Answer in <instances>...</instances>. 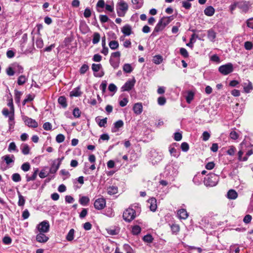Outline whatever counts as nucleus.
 I'll return each mask as SVG.
<instances>
[{
    "mask_svg": "<svg viewBox=\"0 0 253 253\" xmlns=\"http://www.w3.org/2000/svg\"><path fill=\"white\" fill-rule=\"evenodd\" d=\"M219 179L218 175L214 173H210L204 179V184L207 186H214L218 183Z\"/></svg>",
    "mask_w": 253,
    "mask_h": 253,
    "instance_id": "obj_1",
    "label": "nucleus"
},
{
    "mask_svg": "<svg viewBox=\"0 0 253 253\" xmlns=\"http://www.w3.org/2000/svg\"><path fill=\"white\" fill-rule=\"evenodd\" d=\"M50 225L47 220H44L37 225L35 232L47 233L49 231Z\"/></svg>",
    "mask_w": 253,
    "mask_h": 253,
    "instance_id": "obj_2",
    "label": "nucleus"
},
{
    "mask_svg": "<svg viewBox=\"0 0 253 253\" xmlns=\"http://www.w3.org/2000/svg\"><path fill=\"white\" fill-rule=\"evenodd\" d=\"M218 71L223 75H227L233 71V66L231 63L220 66Z\"/></svg>",
    "mask_w": 253,
    "mask_h": 253,
    "instance_id": "obj_3",
    "label": "nucleus"
},
{
    "mask_svg": "<svg viewBox=\"0 0 253 253\" xmlns=\"http://www.w3.org/2000/svg\"><path fill=\"white\" fill-rule=\"evenodd\" d=\"M123 218L126 221L130 222L135 217V211L132 208H128L123 213Z\"/></svg>",
    "mask_w": 253,
    "mask_h": 253,
    "instance_id": "obj_4",
    "label": "nucleus"
},
{
    "mask_svg": "<svg viewBox=\"0 0 253 253\" xmlns=\"http://www.w3.org/2000/svg\"><path fill=\"white\" fill-rule=\"evenodd\" d=\"M22 119L25 124L28 126L29 127L37 128L38 126V124L35 120H34L26 116H23Z\"/></svg>",
    "mask_w": 253,
    "mask_h": 253,
    "instance_id": "obj_5",
    "label": "nucleus"
},
{
    "mask_svg": "<svg viewBox=\"0 0 253 253\" xmlns=\"http://www.w3.org/2000/svg\"><path fill=\"white\" fill-rule=\"evenodd\" d=\"M135 82L136 81L134 78L131 80L127 81L121 87L122 91H129L134 86Z\"/></svg>",
    "mask_w": 253,
    "mask_h": 253,
    "instance_id": "obj_6",
    "label": "nucleus"
},
{
    "mask_svg": "<svg viewBox=\"0 0 253 253\" xmlns=\"http://www.w3.org/2000/svg\"><path fill=\"white\" fill-rule=\"evenodd\" d=\"M37 233L36 239L38 242L45 243L49 240V238L45 234V233L38 232Z\"/></svg>",
    "mask_w": 253,
    "mask_h": 253,
    "instance_id": "obj_7",
    "label": "nucleus"
},
{
    "mask_svg": "<svg viewBox=\"0 0 253 253\" xmlns=\"http://www.w3.org/2000/svg\"><path fill=\"white\" fill-rule=\"evenodd\" d=\"M128 9V5L124 1H122L119 3V10L117 11L118 14L119 16H122L124 15V14L123 15H122L120 14V11H121L122 12H123L125 13Z\"/></svg>",
    "mask_w": 253,
    "mask_h": 253,
    "instance_id": "obj_8",
    "label": "nucleus"
},
{
    "mask_svg": "<svg viewBox=\"0 0 253 253\" xmlns=\"http://www.w3.org/2000/svg\"><path fill=\"white\" fill-rule=\"evenodd\" d=\"M133 110L134 113L138 115H140L143 111V106L141 103H135L133 107Z\"/></svg>",
    "mask_w": 253,
    "mask_h": 253,
    "instance_id": "obj_9",
    "label": "nucleus"
},
{
    "mask_svg": "<svg viewBox=\"0 0 253 253\" xmlns=\"http://www.w3.org/2000/svg\"><path fill=\"white\" fill-rule=\"evenodd\" d=\"M177 216L180 219H186L188 216V214L186 210L181 209L177 211Z\"/></svg>",
    "mask_w": 253,
    "mask_h": 253,
    "instance_id": "obj_10",
    "label": "nucleus"
},
{
    "mask_svg": "<svg viewBox=\"0 0 253 253\" xmlns=\"http://www.w3.org/2000/svg\"><path fill=\"white\" fill-rule=\"evenodd\" d=\"M208 33V38L211 42H214L215 39L216 37V33L213 29H210L207 31Z\"/></svg>",
    "mask_w": 253,
    "mask_h": 253,
    "instance_id": "obj_11",
    "label": "nucleus"
},
{
    "mask_svg": "<svg viewBox=\"0 0 253 253\" xmlns=\"http://www.w3.org/2000/svg\"><path fill=\"white\" fill-rule=\"evenodd\" d=\"M109 62L111 65L114 68L117 69L120 65V59H116L114 58H110Z\"/></svg>",
    "mask_w": 253,
    "mask_h": 253,
    "instance_id": "obj_12",
    "label": "nucleus"
},
{
    "mask_svg": "<svg viewBox=\"0 0 253 253\" xmlns=\"http://www.w3.org/2000/svg\"><path fill=\"white\" fill-rule=\"evenodd\" d=\"M114 127L112 129L113 132H116L120 128L124 126V122L122 120H118L114 124Z\"/></svg>",
    "mask_w": 253,
    "mask_h": 253,
    "instance_id": "obj_13",
    "label": "nucleus"
},
{
    "mask_svg": "<svg viewBox=\"0 0 253 253\" xmlns=\"http://www.w3.org/2000/svg\"><path fill=\"white\" fill-rule=\"evenodd\" d=\"M107 233L111 235H115L118 234L120 232V228L117 226H114L112 228L106 229Z\"/></svg>",
    "mask_w": 253,
    "mask_h": 253,
    "instance_id": "obj_14",
    "label": "nucleus"
},
{
    "mask_svg": "<svg viewBox=\"0 0 253 253\" xmlns=\"http://www.w3.org/2000/svg\"><path fill=\"white\" fill-rule=\"evenodd\" d=\"M215 12L214 8L211 6H209L204 10V13L208 16H212Z\"/></svg>",
    "mask_w": 253,
    "mask_h": 253,
    "instance_id": "obj_15",
    "label": "nucleus"
},
{
    "mask_svg": "<svg viewBox=\"0 0 253 253\" xmlns=\"http://www.w3.org/2000/svg\"><path fill=\"white\" fill-rule=\"evenodd\" d=\"M173 19V16L163 17L160 21L162 22V24L166 27L172 20Z\"/></svg>",
    "mask_w": 253,
    "mask_h": 253,
    "instance_id": "obj_16",
    "label": "nucleus"
},
{
    "mask_svg": "<svg viewBox=\"0 0 253 253\" xmlns=\"http://www.w3.org/2000/svg\"><path fill=\"white\" fill-rule=\"evenodd\" d=\"M122 33L126 36H129L131 34V28L130 25H126L122 29Z\"/></svg>",
    "mask_w": 253,
    "mask_h": 253,
    "instance_id": "obj_17",
    "label": "nucleus"
},
{
    "mask_svg": "<svg viewBox=\"0 0 253 253\" xmlns=\"http://www.w3.org/2000/svg\"><path fill=\"white\" fill-rule=\"evenodd\" d=\"M238 7L245 13L247 12L249 9L248 4L246 2H239L238 4Z\"/></svg>",
    "mask_w": 253,
    "mask_h": 253,
    "instance_id": "obj_18",
    "label": "nucleus"
},
{
    "mask_svg": "<svg viewBox=\"0 0 253 253\" xmlns=\"http://www.w3.org/2000/svg\"><path fill=\"white\" fill-rule=\"evenodd\" d=\"M58 102L63 108L67 107V100L64 96H61L58 99Z\"/></svg>",
    "mask_w": 253,
    "mask_h": 253,
    "instance_id": "obj_19",
    "label": "nucleus"
},
{
    "mask_svg": "<svg viewBox=\"0 0 253 253\" xmlns=\"http://www.w3.org/2000/svg\"><path fill=\"white\" fill-rule=\"evenodd\" d=\"M80 90V87H77L74 88L72 91H71L70 92V96L78 97V96H81L82 93Z\"/></svg>",
    "mask_w": 253,
    "mask_h": 253,
    "instance_id": "obj_20",
    "label": "nucleus"
},
{
    "mask_svg": "<svg viewBox=\"0 0 253 253\" xmlns=\"http://www.w3.org/2000/svg\"><path fill=\"white\" fill-rule=\"evenodd\" d=\"M165 28V27L162 24V22L159 20L154 28L153 34H154L155 32L158 33L160 31H161L164 30Z\"/></svg>",
    "mask_w": 253,
    "mask_h": 253,
    "instance_id": "obj_21",
    "label": "nucleus"
},
{
    "mask_svg": "<svg viewBox=\"0 0 253 253\" xmlns=\"http://www.w3.org/2000/svg\"><path fill=\"white\" fill-rule=\"evenodd\" d=\"M227 196L229 199H235L238 196V194L235 190L231 189L228 191Z\"/></svg>",
    "mask_w": 253,
    "mask_h": 253,
    "instance_id": "obj_22",
    "label": "nucleus"
},
{
    "mask_svg": "<svg viewBox=\"0 0 253 253\" xmlns=\"http://www.w3.org/2000/svg\"><path fill=\"white\" fill-rule=\"evenodd\" d=\"M118 192V187L115 186H110L107 189V193L110 195H114Z\"/></svg>",
    "mask_w": 253,
    "mask_h": 253,
    "instance_id": "obj_23",
    "label": "nucleus"
},
{
    "mask_svg": "<svg viewBox=\"0 0 253 253\" xmlns=\"http://www.w3.org/2000/svg\"><path fill=\"white\" fill-rule=\"evenodd\" d=\"M109 46L111 49L115 50L119 47V44L117 41H111L109 43Z\"/></svg>",
    "mask_w": 253,
    "mask_h": 253,
    "instance_id": "obj_24",
    "label": "nucleus"
},
{
    "mask_svg": "<svg viewBox=\"0 0 253 253\" xmlns=\"http://www.w3.org/2000/svg\"><path fill=\"white\" fill-rule=\"evenodd\" d=\"M38 171V169H36L31 176H26L27 181L29 182L30 181H33L35 180L37 177Z\"/></svg>",
    "mask_w": 253,
    "mask_h": 253,
    "instance_id": "obj_25",
    "label": "nucleus"
},
{
    "mask_svg": "<svg viewBox=\"0 0 253 253\" xmlns=\"http://www.w3.org/2000/svg\"><path fill=\"white\" fill-rule=\"evenodd\" d=\"M163 57L160 55H156L153 57V61L156 64H160L163 62Z\"/></svg>",
    "mask_w": 253,
    "mask_h": 253,
    "instance_id": "obj_26",
    "label": "nucleus"
},
{
    "mask_svg": "<svg viewBox=\"0 0 253 253\" xmlns=\"http://www.w3.org/2000/svg\"><path fill=\"white\" fill-rule=\"evenodd\" d=\"M106 200L105 199L101 198L96 200L94 206H105Z\"/></svg>",
    "mask_w": 253,
    "mask_h": 253,
    "instance_id": "obj_27",
    "label": "nucleus"
},
{
    "mask_svg": "<svg viewBox=\"0 0 253 253\" xmlns=\"http://www.w3.org/2000/svg\"><path fill=\"white\" fill-rule=\"evenodd\" d=\"M75 230L73 229L70 230L66 236V239L68 241H72L74 238Z\"/></svg>",
    "mask_w": 253,
    "mask_h": 253,
    "instance_id": "obj_28",
    "label": "nucleus"
},
{
    "mask_svg": "<svg viewBox=\"0 0 253 253\" xmlns=\"http://www.w3.org/2000/svg\"><path fill=\"white\" fill-rule=\"evenodd\" d=\"M9 120H8V124L9 127L11 128L14 124V111L11 112L10 115L8 116Z\"/></svg>",
    "mask_w": 253,
    "mask_h": 253,
    "instance_id": "obj_29",
    "label": "nucleus"
},
{
    "mask_svg": "<svg viewBox=\"0 0 253 253\" xmlns=\"http://www.w3.org/2000/svg\"><path fill=\"white\" fill-rule=\"evenodd\" d=\"M133 70L131 65L128 63L125 64L123 66V71L126 73H130Z\"/></svg>",
    "mask_w": 253,
    "mask_h": 253,
    "instance_id": "obj_30",
    "label": "nucleus"
},
{
    "mask_svg": "<svg viewBox=\"0 0 253 253\" xmlns=\"http://www.w3.org/2000/svg\"><path fill=\"white\" fill-rule=\"evenodd\" d=\"M89 199L87 196H82L80 198L79 202L82 205H85L88 204Z\"/></svg>",
    "mask_w": 253,
    "mask_h": 253,
    "instance_id": "obj_31",
    "label": "nucleus"
},
{
    "mask_svg": "<svg viewBox=\"0 0 253 253\" xmlns=\"http://www.w3.org/2000/svg\"><path fill=\"white\" fill-rule=\"evenodd\" d=\"M59 168V165H55L54 163H53L49 170V173L52 174H54L56 172V171L58 170V169Z\"/></svg>",
    "mask_w": 253,
    "mask_h": 253,
    "instance_id": "obj_32",
    "label": "nucleus"
},
{
    "mask_svg": "<svg viewBox=\"0 0 253 253\" xmlns=\"http://www.w3.org/2000/svg\"><path fill=\"white\" fill-rule=\"evenodd\" d=\"M15 93V100L17 103H19L20 101L21 96L22 95V92L17 90V89L14 90Z\"/></svg>",
    "mask_w": 253,
    "mask_h": 253,
    "instance_id": "obj_33",
    "label": "nucleus"
},
{
    "mask_svg": "<svg viewBox=\"0 0 253 253\" xmlns=\"http://www.w3.org/2000/svg\"><path fill=\"white\" fill-rule=\"evenodd\" d=\"M100 39V36L98 33L95 32L93 35L92 43L93 44L97 43Z\"/></svg>",
    "mask_w": 253,
    "mask_h": 253,
    "instance_id": "obj_34",
    "label": "nucleus"
},
{
    "mask_svg": "<svg viewBox=\"0 0 253 253\" xmlns=\"http://www.w3.org/2000/svg\"><path fill=\"white\" fill-rule=\"evenodd\" d=\"M13 158H14V156L12 155L11 158L9 156V155H5L4 157V160L5 161L6 164L8 165L11 163L14 162Z\"/></svg>",
    "mask_w": 253,
    "mask_h": 253,
    "instance_id": "obj_35",
    "label": "nucleus"
},
{
    "mask_svg": "<svg viewBox=\"0 0 253 253\" xmlns=\"http://www.w3.org/2000/svg\"><path fill=\"white\" fill-rule=\"evenodd\" d=\"M97 118H96V121L97 122L98 126L100 127H105V125L107 123V118L99 120V122H97Z\"/></svg>",
    "mask_w": 253,
    "mask_h": 253,
    "instance_id": "obj_36",
    "label": "nucleus"
},
{
    "mask_svg": "<svg viewBox=\"0 0 253 253\" xmlns=\"http://www.w3.org/2000/svg\"><path fill=\"white\" fill-rule=\"evenodd\" d=\"M244 89L246 93H249L253 89L252 83L250 81H249L248 84L244 86Z\"/></svg>",
    "mask_w": 253,
    "mask_h": 253,
    "instance_id": "obj_37",
    "label": "nucleus"
},
{
    "mask_svg": "<svg viewBox=\"0 0 253 253\" xmlns=\"http://www.w3.org/2000/svg\"><path fill=\"white\" fill-rule=\"evenodd\" d=\"M26 82V79L25 76L21 75L17 80V84L19 85L24 84Z\"/></svg>",
    "mask_w": 253,
    "mask_h": 253,
    "instance_id": "obj_38",
    "label": "nucleus"
},
{
    "mask_svg": "<svg viewBox=\"0 0 253 253\" xmlns=\"http://www.w3.org/2000/svg\"><path fill=\"white\" fill-rule=\"evenodd\" d=\"M141 228L138 225H135L132 227V233L133 235H137L141 232Z\"/></svg>",
    "mask_w": 253,
    "mask_h": 253,
    "instance_id": "obj_39",
    "label": "nucleus"
},
{
    "mask_svg": "<svg viewBox=\"0 0 253 253\" xmlns=\"http://www.w3.org/2000/svg\"><path fill=\"white\" fill-rule=\"evenodd\" d=\"M30 152V147L29 145L27 144H25L23 145V147L22 148V153L24 155H28Z\"/></svg>",
    "mask_w": 253,
    "mask_h": 253,
    "instance_id": "obj_40",
    "label": "nucleus"
},
{
    "mask_svg": "<svg viewBox=\"0 0 253 253\" xmlns=\"http://www.w3.org/2000/svg\"><path fill=\"white\" fill-rule=\"evenodd\" d=\"M12 179L13 181L17 182L21 180V177L19 173H15L12 175Z\"/></svg>",
    "mask_w": 253,
    "mask_h": 253,
    "instance_id": "obj_41",
    "label": "nucleus"
},
{
    "mask_svg": "<svg viewBox=\"0 0 253 253\" xmlns=\"http://www.w3.org/2000/svg\"><path fill=\"white\" fill-rule=\"evenodd\" d=\"M81 112L78 107H76L73 111V115L75 118H80L81 116Z\"/></svg>",
    "mask_w": 253,
    "mask_h": 253,
    "instance_id": "obj_42",
    "label": "nucleus"
},
{
    "mask_svg": "<svg viewBox=\"0 0 253 253\" xmlns=\"http://www.w3.org/2000/svg\"><path fill=\"white\" fill-rule=\"evenodd\" d=\"M105 214L109 217H112L114 215V211L110 207H108L106 209Z\"/></svg>",
    "mask_w": 253,
    "mask_h": 253,
    "instance_id": "obj_43",
    "label": "nucleus"
},
{
    "mask_svg": "<svg viewBox=\"0 0 253 253\" xmlns=\"http://www.w3.org/2000/svg\"><path fill=\"white\" fill-rule=\"evenodd\" d=\"M180 53L184 58H187L189 56V53L187 50L181 47L180 49Z\"/></svg>",
    "mask_w": 253,
    "mask_h": 253,
    "instance_id": "obj_44",
    "label": "nucleus"
},
{
    "mask_svg": "<svg viewBox=\"0 0 253 253\" xmlns=\"http://www.w3.org/2000/svg\"><path fill=\"white\" fill-rule=\"evenodd\" d=\"M65 136L62 134H59L56 137V141L57 142L60 143L63 142L65 140Z\"/></svg>",
    "mask_w": 253,
    "mask_h": 253,
    "instance_id": "obj_45",
    "label": "nucleus"
},
{
    "mask_svg": "<svg viewBox=\"0 0 253 253\" xmlns=\"http://www.w3.org/2000/svg\"><path fill=\"white\" fill-rule=\"evenodd\" d=\"M89 67L86 64H84L82 66L80 69V73L81 74H84L88 70Z\"/></svg>",
    "mask_w": 253,
    "mask_h": 253,
    "instance_id": "obj_46",
    "label": "nucleus"
},
{
    "mask_svg": "<svg viewBox=\"0 0 253 253\" xmlns=\"http://www.w3.org/2000/svg\"><path fill=\"white\" fill-rule=\"evenodd\" d=\"M171 229L173 233L177 234L179 231V226L177 224H172L171 226Z\"/></svg>",
    "mask_w": 253,
    "mask_h": 253,
    "instance_id": "obj_47",
    "label": "nucleus"
},
{
    "mask_svg": "<svg viewBox=\"0 0 253 253\" xmlns=\"http://www.w3.org/2000/svg\"><path fill=\"white\" fill-rule=\"evenodd\" d=\"M36 44L38 48H41L43 47V42L41 38H39L37 39Z\"/></svg>",
    "mask_w": 253,
    "mask_h": 253,
    "instance_id": "obj_48",
    "label": "nucleus"
},
{
    "mask_svg": "<svg viewBox=\"0 0 253 253\" xmlns=\"http://www.w3.org/2000/svg\"><path fill=\"white\" fill-rule=\"evenodd\" d=\"M21 168L24 171H27L30 169V165L28 162L24 163L22 165Z\"/></svg>",
    "mask_w": 253,
    "mask_h": 253,
    "instance_id": "obj_49",
    "label": "nucleus"
},
{
    "mask_svg": "<svg viewBox=\"0 0 253 253\" xmlns=\"http://www.w3.org/2000/svg\"><path fill=\"white\" fill-rule=\"evenodd\" d=\"M143 240L145 242L150 243H152V241L153 240V238L152 236L151 235L147 234V235H146L144 236Z\"/></svg>",
    "mask_w": 253,
    "mask_h": 253,
    "instance_id": "obj_50",
    "label": "nucleus"
},
{
    "mask_svg": "<svg viewBox=\"0 0 253 253\" xmlns=\"http://www.w3.org/2000/svg\"><path fill=\"white\" fill-rule=\"evenodd\" d=\"M181 148L183 152H187L189 149V146L187 142H182L181 144Z\"/></svg>",
    "mask_w": 253,
    "mask_h": 253,
    "instance_id": "obj_51",
    "label": "nucleus"
},
{
    "mask_svg": "<svg viewBox=\"0 0 253 253\" xmlns=\"http://www.w3.org/2000/svg\"><path fill=\"white\" fill-rule=\"evenodd\" d=\"M236 148L233 146H231L227 151V154L230 156H233L235 154Z\"/></svg>",
    "mask_w": 253,
    "mask_h": 253,
    "instance_id": "obj_52",
    "label": "nucleus"
},
{
    "mask_svg": "<svg viewBox=\"0 0 253 253\" xmlns=\"http://www.w3.org/2000/svg\"><path fill=\"white\" fill-rule=\"evenodd\" d=\"M210 134L208 131H204L202 134V140L204 141L208 140L210 137Z\"/></svg>",
    "mask_w": 253,
    "mask_h": 253,
    "instance_id": "obj_53",
    "label": "nucleus"
},
{
    "mask_svg": "<svg viewBox=\"0 0 253 253\" xmlns=\"http://www.w3.org/2000/svg\"><path fill=\"white\" fill-rule=\"evenodd\" d=\"M193 98L194 93L191 91L189 92L186 98L187 102L190 103Z\"/></svg>",
    "mask_w": 253,
    "mask_h": 253,
    "instance_id": "obj_54",
    "label": "nucleus"
},
{
    "mask_svg": "<svg viewBox=\"0 0 253 253\" xmlns=\"http://www.w3.org/2000/svg\"><path fill=\"white\" fill-rule=\"evenodd\" d=\"M101 65L100 64H92V70L95 72H97L98 71H99V70L101 69Z\"/></svg>",
    "mask_w": 253,
    "mask_h": 253,
    "instance_id": "obj_55",
    "label": "nucleus"
},
{
    "mask_svg": "<svg viewBox=\"0 0 253 253\" xmlns=\"http://www.w3.org/2000/svg\"><path fill=\"white\" fill-rule=\"evenodd\" d=\"M166 103V99L165 97L161 96L158 98V103L159 105L161 106L164 105V104H165Z\"/></svg>",
    "mask_w": 253,
    "mask_h": 253,
    "instance_id": "obj_56",
    "label": "nucleus"
},
{
    "mask_svg": "<svg viewBox=\"0 0 253 253\" xmlns=\"http://www.w3.org/2000/svg\"><path fill=\"white\" fill-rule=\"evenodd\" d=\"M99 19L102 23L107 22L109 20L108 17L106 15H100Z\"/></svg>",
    "mask_w": 253,
    "mask_h": 253,
    "instance_id": "obj_57",
    "label": "nucleus"
},
{
    "mask_svg": "<svg viewBox=\"0 0 253 253\" xmlns=\"http://www.w3.org/2000/svg\"><path fill=\"white\" fill-rule=\"evenodd\" d=\"M244 46L246 49L251 50L253 46V44L251 42H246L244 44Z\"/></svg>",
    "mask_w": 253,
    "mask_h": 253,
    "instance_id": "obj_58",
    "label": "nucleus"
},
{
    "mask_svg": "<svg viewBox=\"0 0 253 253\" xmlns=\"http://www.w3.org/2000/svg\"><path fill=\"white\" fill-rule=\"evenodd\" d=\"M43 128L45 130H50L52 129V125L49 122H46L43 125Z\"/></svg>",
    "mask_w": 253,
    "mask_h": 253,
    "instance_id": "obj_59",
    "label": "nucleus"
},
{
    "mask_svg": "<svg viewBox=\"0 0 253 253\" xmlns=\"http://www.w3.org/2000/svg\"><path fill=\"white\" fill-rule=\"evenodd\" d=\"M121 52L120 51H116L111 53L110 58H114L116 59H120L121 57Z\"/></svg>",
    "mask_w": 253,
    "mask_h": 253,
    "instance_id": "obj_60",
    "label": "nucleus"
},
{
    "mask_svg": "<svg viewBox=\"0 0 253 253\" xmlns=\"http://www.w3.org/2000/svg\"><path fill=\"white\" fill-rule=\"evenodd\" d=\"M147 202L150 206H157V200L155 198L152 197L148 200Z\"/></svg>",
    "mask_w": 253,
    "mask_h": 253,
    "instance_id": "obj_61",
    "label": "nucleus"
},
{
    "mask_svg": "<svg viewBox=\"0 0 253 253\" xmlns=\"http://www.w3.org/2000/svg\"><path fill=\"white\" fill-rule=\"evenodd\" d=\"M230 137L232 139L236 140L239 137V134L235 131H232L230 133Z\"/></svg>",
    "mask_w": 253,
    "mask_h": 253,
    "instance_id": "obj_62",
    "label": "nucleus"
},
{
    "mask_svg": "<svg viewBox=\"0 0 253 253\" xmlns=\"http://www.w3.org/2000/svg\"><path fill=\"white\" fill-rule=\"evenodd\" d=\"M215 166V164L213 162H209L205 166L206 169L208 170L212 169Z\"/></svg>",
    "mask_w": 253,
    "mask_h": 253,
    "instance_id": "obj_63",
    "label": "nucleus"
},
{
    "mask_svg": "<svg viewBox=\"0 0 253 253\" xmlns=\"http://www.w3.org/2000/svg\"><path fill=\"white\" fill-rule=\"evenodd\" d=\"M91 15V10L89 8H86L84 13V16L85 18H89Z\"/></svg>",
    "mask_w": 253,
    "mask_h": 253,
    "instance_id": "obj_64",
    "label": "nucleus"
}]
</instances>
